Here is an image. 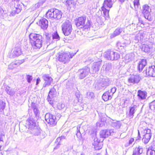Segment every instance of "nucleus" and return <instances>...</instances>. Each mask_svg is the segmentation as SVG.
<instances>
[{"label": "nucleus", "instance_id": "17", "mask_svg": "<svg viewBox=\"0 0 155 155\" xmlns=\"http://www.w3.org/2000/svg\"><path fill=\"white\" fill-rule=\"evenodd\" d=\"M21 54V48L19 47H16L12 51L10 55V57L11 58H13L18 56Z\"/></svg>", "mask_w": 155, "mask_h": 155}, {"label": "nucleus", "instance_id": "45", "mask_svg": "<svg viewBox=\"0 0 155 155\" xmlns=\"http://www.w3.org/2000/svg\"><path fill=\"white\" fill-rule=\"evenodd\" d=\"M149 107L151 110L155 112V100L149 104Z\"/></svg>", "mask_w": 155, "mask_h": 155}, {"label": "nucleus", "instance_id": "47", "mask_svg": "<svg viewBox=\"0 0 155 155\" xmlns=\"http://www.w3.org/2000/svg\"><path fill=\"white\" fill-rule=\"evenodd\" d=\"M5 106V103L2 101H0V111H1L4 109Z\"/></svg>", "mask_w": 155, "mask_h": 155}, {"label": "nucleus", "instance_id": "51", "mask_svg": "<svg viewBox=\"0 0 155 155\" xmlns=\"http://www.w3.org/2000/svg\"><path fill=\"white\" fill-rule=\"evenodd\" d=\"M17 67L15 63H12L10 64L8 66V68L9 69H12L15 68Z\"/></svg>", "mask_w": 155, "mask_h": 155}, {"label": "nucleus", "instance_id": "25", "mask_svg": "<svg viewBox=\"0 0 155 155\" xmlns=\"http://www.w3.org/2000/svg\"><path fill=\"white\" fill-rule=\"evenodd\" d=\"M143 152V148L142 147L139 146L133 150L132 155H141Z\"/></svg>", "mask_w": 155, "mask_h": 155}, {"label": "nucleus", "instance_id": "9", "mask_svg": "<svg viewBox=\"0 0 155 155\" xmlns=\"http://www.w3.org/2000/svg\"><path fill=\"white\" fill-rule=\"evenodd\" d=\"M144 133L145 134L143 135L142 140L145 144L148 143L150 141L151 136V130L148 128H146L144 130Z\"/></svg>", "mask_w": 155, "mask_h": 155}, {"label": "nucleus", "instance_id": "31", "mask_svg": "<svg viewBox=\"0 0 155 155\" xmlns=\"http://www.w3.org/2000/svg\"><path fill=\"white\" fill-rule=\"evenodd\" d=\"M29 131L31 134L36 136L39 135L40 133V130L36 126L35 127H33L29 130Z\"/></svg>", "mask_w": 155, "mask_h": 155}, {"label": "nucleus", "instance_id": "2", "mask_svg": "<svg viewBox=\"0 0 155 155\" xmlns=\"http://www.w3.org/2000/svg\"><path fill=\"white\" fill-rule=\"evenodd\" d=\"M75 23L77 27L81 26L85 29L89 28L91 25L90 21L84 16L79 17L75 21Z\"/></svg>", "mask_w": 155, "mask_h": 155}, {"label": "nucleus", "instance_id": "6", "mask_svg": "<svg viewBox=\"0 0 155 155\" xmlns=\"http://www.w3.org/2000/svg\"><path fill=\"white\" fill-rule=\"evenodd\" d=\"M75 54L76 53L74 54H70L69 52L61 53L58 56V61L64 64L66 63L69 61L70 59L72 58Z\"/></svg>", "mask_w": 155, "mask_h": 155}, {"label": "nucleus", "instance_id": "50", "mask_svg": "<svg viewBox=\"0 0 155 155\" xmlns=\"http://www.w3.org/2000/svg\"><path fill=\"white\" fill-rule=\"evenodd\" d=\"M25 61V60L24 59H23L21 60H18L16 61L15 62V64L17 66H19L22 63H24Z\"/></svg>", "mask_w": 155, "mask_h": 155}, {"label": "nucleus", "instance_id": "28", "mask_svg": "<svg viewBox=\"0 0 155 155\" xmlns=\"http://www.w3.org/2000/svg\"><path fill=\"white\" fill-rule=\"evenodd\" d=\"M134 58V55L133 53L127 54L125 57V61L126 62H129L132 61Z\"/></svg>", "mask_w": 155, "mask_h": 155}, {"label": "nucleus", "instance_id": "56", "mask_svg": "<svg viewBox=\"0 0 155 155\" xmlns=\"http://www.w3.org/2000/svg\"><path fill=\"white\" fill-rule=\"evenodd\" d=\"M32 79V78L31 76L30 75H27V81L29 83H30L31 82V81Z\"/></svg>", "mask_w": 155, "mask_h": 155}, {"label": "nucleus", "instance_id": "42", "mask_svg": "<svg viewBox=\"0 0 155 155\" xmlns=\"http://www.w3.org/2000/svg\"><path fill=\"white\" fill-rule=\"evenodd\" d=\"M112 126L113 127H116L117 128H119L121 124L119 121H114L112 122Z\"/></svg>", "mask_w": 155, "mask_h": 155}, {"label": "nucleus", "instance_id": "20", "mask_svg": "<svg viewBox=\"0 0 155 155\" xmlns=\"http://www.w3.org/2000/svg\"><path fill=\"white\" fill-rule=\"evenodd\" d=\"M101 63L100 61L94 62L92 67L91 73H94L99 71Z\"/></svg>", "mask_w": 155, "mask_h": 155}, {"label": "nucleus", "instance_id": "53", "mask_svg": "<svg viewBox=\"0 0 155 155\" xmlns=\"http://www.w3.org/2000/svg\"><path fill=\"white\" fill-rule=\"evenodd\" d=\"M87 97L88 99H91L94 96V93L93 92H88L87 93Z\"/></svg>", "mask_w": 155, "mask_h": 155}, {"label": "nucleus", "instance_id": "41", "mask_svg": "<svg viewBox=\"0 0 155 155\" xmlns=\"http://www.w3.org/2000/svg\"><path fill=\"white\" fill-rule=\"evenodd\" d=\"M111 54L113 56V57L111 59H114V60H117L120 58V54L117 52L113 51Z\"/></svg>", "mask_w": 155, "mask_h": 155}, {"label": "nucleus", "instance_id": "18", "mask_svg": "<svg viewBox=\"0 0 155 155\" xmlns=\"http://www.w3.org/2000/svg\"><path fill=\"white\" fill-rule=\"evenodd\" d=\"M145 32L142 31H140L135 36L134 41L137 43L139 41H142L143 38V35L145 34Z\"/></svg>", "mask_w": 155, "mask_h": 155}, {"label": "nucleus", "instance_id": "63", "mask_svg": "<svg viewBox=\"0 0 155 155\" xmlns=\"http://www.w3.org/2000/svg\"><path fill=\"white\" fill-rule=\"evenodd\" d=\"M71 36V37H70V38H69L70 40H72L75 37V35L74 34H73V35H72Z\"/></svg>", "mask_w": 155, "mask_h": 155}, {"label": "nucleus", "instance_id": "64", "mask_svg": "<svg viewBox=\"0 0 155 155\" xmlns=\"http://www.w3.org/2000/svg\"><path fill=\"white\" fill-rule=\"evenodd\" d=\"M60 145V143H59L58 142L57 145L54 148V149H57L58 148V147H59V145Z\"/></svg>", "mask_w": 155, "mask_h": 155}, {"label": "nucleus", "instance_id": "26", "mask_svg": "<svg viewBox=\"0 0 155 155\" xmlns=\"http://www.w3.org/2000/svg\"><path fill=\"white\" fill-rule=\"evenodd\" d=\"M57 87V86L54 85L50 90L48 96V97H54L56 96L57 92L56 91V88Z\"/></svg>", "mask_w": 155, "mask_h": 155}, {"label": "nucleus", "instance_id": "38", "mask_svg": "<svg viewBox=\"0 0 155 155\" xmlns=\"http://www.w3.org/2000/svg\"><path fill=\"white\" fill-rule=\"evenodd\" d=\"M95 88L97 90L102 89L104 88L100 81L95 82Z\"/></svg>", "mask_w": 155, "mask_h": 155}, {"label": "nucleus", "instance_id": "61", "mask_svg": "<svg viewBox=\"0 0 155 155\" xmlns=\"http://www.w3.org/2000/svg\"><path fill=\"white\" fill-rule=\"evenodd\" d=\"M42 5V3L38 2L35 4V7L36 8H39Z\"/></svg>", "mask_w": 155, "mask_h": 155}, {"label": "nucleus", "instance_id": "10", "mask_svg": "<svg viewBox=\"0 0 155 155\" xmlns=\"http://www.w3.org/2000/svg\"><path fill=\"white\" fill-rule=\"evenodd\" d=\"M141 78L139 74H132L128 79V82L133 84H138Z\"/></svg>", "mask_w": 155, "mask_h": 155}, {"label": "nucleus", "instance_id": "22", "mask_svg": "<svg viewBox=\"0 0 155 155\" xmlns=\"http://www.w3.org/2000/svg\"><path fill=\"white\" fill-rule=\"evenodd\" d=\"M54 12L55 9H51L49 10L46 14V17L48 18L55 19L56 15L54 14Z\"/></svg>", "mask_w": 155, "mask_h": 155}, {"label": "nucleus", "instance_id": "52", "mask_svg": "<svg viewBox=\"0 0 155 155\" xmlns=\"http://www.w3.org/2000/svg\"><path fill=\"white\" fill-rule=\"evenodd\" d=\"M116 88L115 87H114L111 89L110 91H109V93L112 96L116 92Z\"/></svg>", "mask_w": 155, "mask_h": 155}, {"label": "nucleus", "instance_id": "54", "mask_svg": "<svg viewBox=\"0 0 155 155\" xmlns=\"http://www.w3.org/2000/svg\"><path fill=\"white\" fill-rule=\"evenodd\" d=\"M66 5L68 7L71 8L72 5V2L71 0H68L66 2Z\"/></svg>", "mask_w": 155, "mask_h": 155}, {"label": "nucleus", "instance_id": "19", "mask_svg": "<svg viewBox=\"0 0 155 155\" xmlns=\"http://www.w3.org/2000/svg\"><path fill=\"white\" fill-rule=\"evenodd\" d=\"M137 106L134 104H132L129 107V111L128 114V117L130 118H132L134 114L137 110Z\"/></svg>", "mask_w": 155, "mask_h": 155}, {"label": "nucleus", "instance_id": "3", "mask_svg": "<svg viewBox=\"0 0 155 155\" xmlns=\"http://www.w3.org/2000/svg\"><path fill=\"white\" fill-rule=\"evenodd\" d=\"M46 41L47 46L48 47L51 43L54 41H57L60 40V37L57 31L52 34L46 33Z\"/></svg>", "mask_w": 155, "mask_h": 155}, {"label": "nucleus", "instance_id": "40", "mask_svg": "<svg viewBox=\"0 0 155 155\" xmlns=\"http://www.w3.org/2000/svg\"><path fill=\"white\" fill-rule=\"evenodd\" d=\"M5 90L7 94L11 96H13L15 93V91L12 89H10V87L8 86L6 87Z\"/></svg>", "mask_w": 155, "mask_h": 155}, {"label": "nucleus", "instance_id": "15", "mask_svg": "<svg viewBox=\"0 0 155 155\" xmlns=\"http://www.w3.org/2000/svg\"><path fill=\"white\" fill-rule=\"evenodd\" d=\"M113 130H101L100 132V135L101 137L105 138L109 135H113Z\"/></svg>", "mask_w": 155, "mask_h": 155}, {"label": "nucleus", "instance_id": "12", "mask_svg": "<svg viewBox=\"0 0 155 155\" xmlns=\"http://www.w3.org/2000/svg\"><path fill=\"white\" fill-rule=\"evenodd\" d=\"M103 140L101 141L100 140H99L96 137H94L92 144L96 150H99L101 149L103 146Z\"/></svg>", "mask_w": 155, "mask_h": 155}, {"label": "nucleus", "instance_id": "14", "mask_svg": "<svg viewBox=\"0 0 155 155\" xmlns=\"http://www.w3.org/2000/svg\"><path fill=\"white\" fill-rule=\"evenodd\" d=\"M26 127L30 130L36 126V121L32 118H29L26 121Z\"/></svg>", "mask_w": 155, "mask_h": 155}, {"label": "nucleus", "instance_id": "33", "mask_svg": "<svg viewBox=\"0 0 155 155\" xmlns=\"http://www.w3.org/2000/svg\"><path fill=\"white\" fill-rule=\"evenodd\" d=\"M100 81L104 88H105L109 84V80L107 78H102Z\"/></svg>", "mask_w": 155, "mask_h": 155}, {"label": "nucleus", "instance_id": "32", "mask_svg": "<svg viewBox=\"0 0 155 155\" xmlns=\"http://www.w3.org/2000/svg\"><path fill=\"white\" fill-rule=\"evenodd\" d=\"M113 52V51H111L110 50H108L104 52V57L107 59L110 60L112 61L114 60V59H111V58L113 57V56L111 54Z\"/></svg>", "mask_w": 155, "mask_h": 155}, {"label": "nucleus", "instance_id": "49", "mask_svg": "<svg viewBox=\"0 0 155 155\" xmlns=\"http://www.w3.org/2000/svg\"><path fill=\"white\" fill-rule=\"evenodd\" d=\"M66 138V137L64 136H61V137H58L57 139V141L59 143H60L63 140L65 139Z\"/></svg>", "mask_w": 155, "mask_h": 155}, {"label": "nucleus", "instance_id": "8", "mask_svg": "<svg viewBox=\"0 0 155 155\" xmlns=\"http://www.w3.org/2000/svg\"><path fill=\"white\" fill-rule=\"evenodd\" d=\"M90 73V68L86 66L83 68L79 70L78 72V74L79 78L82 79L87 76Z\"/></svg>", "mask_w": 155, "mask_h": 155}, {"label": "nucleus", "instance_id": "48", "mask_svg": "<svg viewBox=\"0 0 155 155\" xmlns=\"http://www.w3.org/2000/svg\"><path fill=\"white\" fill-rule=\"evenodd\" d=\"M147 155H155V151L152 149H148L147 151Z\"/></svg>", "mask_w": 155, "mask_h": 155}, {"label": "nucleus", "instance_id": "59", "mask_svg": "<svg viewBox=\"0 0 155 155\" xmlns=\"http://www.w3.org/2000/svg\"><path fill=\"white\" fill-rule=\"evenodd\" d=\"M134 139L133 138H131L129 140L127 146L131 145L134 141Z\"/></svg>", "mask_w": 155, "mask_h": 155}, {"label": "nucleus", "instance_id": "7", "mask_svg": "<svg viewBox=\"0 0 155 155\" xmlns=\"http://www.w3.org/2000/svg\"><path fill=\"white\" fill-rule=\"evenodd\" d=\"M45 118L46 121L51 126H55L57 124L58 119L56 116L50 113H47L45 115Z\"/></svg>", "mask_w": 155, "mask_h": 155}, {"label": "nucleus", "instance_id": "57", "mask_svg": "<svg viewBox=\"0 0 155 155\" xmlns=\"http://www.w3.org/2000/svg\"><path fill=\"white\" fill-rule=\"evenodd\" d=\"M5 135L3 133H0V141L4 143L3 140L5 139Z\"/></svg>", "mask_w": 155, "mask_h": 155}, {"label": "nucleus", "instance_id": "39", "mask_svg": "<svg viewBox=\"0 0 155 155\" xmlns=\"http://www.w3.org/2000/svg\"><path fill=\"white\" fill-rule=\"evenodd\" d=\"M129 36V35L127 34L124 35L123 37V38L125 40L124 42L128 45L131 43Z\"/></svg>", "mask_w": 155, "mask_h": 155}, {"label": "nucleus", "instance_id": "35", "mask_svg": "<svg viewBox=\"0 0 155 155\" xmlns=\"http://www.w3.org/2000/svg\"><path fill=\"white\" fill-rule=\"evenodd\" d=\"M150 47L147 44H143L141 46V48L142 51L147 53L150 51Z\"/></svg>", "mask_w": 155, "mask_h": 155}, {"label": "nucleus", "instance_id": "27", "mask_svg": "<svg viewBox=\"0 0 155 155\" xmlns=\"http://www.w3.org/2000/svg\"><path fill=\"white\" fill-rule=\"evenodd\" d=\"M21 9V7L20 5H15V7L13 8L11 14L12 15H14L15 14H18L20 12Z\"/></svg>", "mask_w": 155, "mask_h": 155}, {"label": "nucleus", "instance_id": "55", "mask_svg": "<svg viewBox=\"0 0 155 155\" xmlns=\"http://www.w3.org/2000/svg\"><path fill=\"white\" fill-rule=\"evenodd\" d=\"M65 105L63 104H59L58 105V108L59 110H61L64 108Z\"/></svg>", "mask_w": 155, "mask_h": 155}, {"label": "nucleus", "instance_id": "4", "mask_svg": "<svg viewBox=\"0 0 155 155\" xmlns=\"http://www.w3.org/2000/svg\"><path fill=\"white\" fill-rule=\"evenodd\" d=\"M113 5V4L111 2H109L107 0H105L103 3V6L101 7L102 12H103V14L102 15L106 19L109 17V10H108L106 8H111Z\"/></svg>", "mask_w": 155, "mask_h": 155}, {"label": "nucleus", "instance_id": "34", "mask_svg": "<svg viewBox=\"0 0 155 155\" xmlns=\"http://www.w3.org/2000/svg\"><path fill=\"white\" fill-rule=\"evenodd\" d=\"M31 108L33 109L34 112L36 117H39V111L37 108L35 104V103H32L31 104Z\"/></svg>", "mask_w": 155, "mask_h": 155}, {"label": "nucleus", "instance_id": "23", "mask_svg": "<svg viewBox=\"0 0 155 155\" xmlns=\"http://www.w3.org/2000/svg\"><path fill=\"white\" fill-rule=\"evenodd\" d=\"M137 96L140 100H144L147 97V93L145 91L139 90L137 91Z\"/></svg>", "mask_w": 155, "mask_h": 155}, {"label": "nucleus", "instance_id": "13", "mask_svg": "<svg viewBox=\"0 0 155 155\" xmlns=\"http://www.w3.org/2000/svg\"><path fill=\"white\" fill-rule=\"evenodd\" d=\"M42 78L45 81L43 85V87H46L51 85L53 79L48 75L44 74L43 75Z\"/></svg>", "mask_w": 155, "mask_h": 155}, {"label": "nucleus", "instance_id": "60", "mask_svg": "<svg viewBox=\"0 0 155 155\" xmlns=\"http://www.w3.org/2000/svg\"><path fill=\"white\" fill-rule=\"evenodd\" d=\"M53 98V97H48H48L47 100L51 104H53V102L51 101V99Z\"/></svg>", "mask_w": 155, "mask_h": 155}, {"label": "nucleus", "instance_id": "5", "mask_svg": "<svg viewBox=\"0 0 155 155\" xmlns=\"http://www.w3.org/2000/svg\"><path fill=\"white\" fill-rule=\"evenodd\" d=\"M62 30L64 35L68 36L71 33L72 30V26L71 23L67 20L63 23L61 25Z\"/></svg>", "mask_w": 155, "mask_h": 155}, {"label": "nucleus", "instance_id": "21", "mask_svg": "<svg viewBox=\"0 0 155 155\" xmlns=\"http://www.w3.org/2000/svg\"><path fill=\"white\" fill-rule=\"evenodd\" d=\"M48 21L45 18H42L39 20V23L41 28L44 30L46 29L48 27Z\"/></svg>", "mask_w": 155, "mask_h": 155}, {"label": "nucleus", "instance_id": "24", "mask_svg": "<svg viewBox=\"0 0 155 155\" xmlns=\"http://www.w3.org/2000/svg\"><path fill=\"white\" fill-rule=\"evenodd\" d=\"M147 61L145 59H142L140 61L138 64V68L140 72L141 71L143 68L147 65Z\"/></svg>", "mask_w": 155, "mask_h": 155}, {"label": "nucleus", "instance_id": "36", "mask_svg": "<svg viewBox=\"0 0 155 155\" xmlns=\"http://www.w3.org/2000/svg\"><path fill=\"white\" fill-rule=\"evenodd\" d=\"M54 14L55 15V19L58 20L60 19L62 16V12L58 9H55Z\"/></svg>", "mask_w": 155, "mask_h": 155}, {"label": "nucleus", "instance_id": "30", "mask_svg": "<svg viewBox=\"0 0 155 155\" xmlns=\"http://www.w3.org/2000/svg\"><path fill=\"white\" fill-rule=\"evenodd\" d=\"M112 96L109 93V91H108L103 94L102 97L103 100L104 101H107L112 98Z\"/></svg>", "mask_w": 155, "mask_h": 155}, {"label": "nucleus", "instance_id": "16", "mask_svg": "<svg viewBox=\"0 0 155 155\" xmlns=\"http://www.w3.org/2000/svg\"><path fill=\"white\" fill-rule=\"evenodd\" d=\"M146 75L149 77H155V66H150L145 71Z\"/></svg>", "mask_w": 155, "mask_h": 155}, {"label": "nucleus", "instance_id": "62", "mask_svg": "<svg viewBox=\"0 0 155 155\" xmlns=\"http://www.w3.org/2000/svg\"><path fill=\"white\" fill-rule=\"evenodd\" d=\"M40 81V79L39 78H38L36 80V85H37L39 83Z\"/></svg>", "mask_w": 155, "mask_h": 155}, {"label": "nucleus", "instance_id": "37", "mask_svg": "<svg viewBox=\"0 0 155 155\" xmlns=\"http://www.w3.org/2000/svg\"><path fill=\"white\" fill-rule=\"evenodd\" d=\"M102 68L105 71H108L111 69L112 64L110 63H106L103 65Z\"/></svg>", "mask_w": 155, "mask_h": 155}, {"label": "nucleus", "instance_id": "43", "mask_svg": "<svg viewBox=\"0 0 155 155\" xmlns=\"http://www.w3.org/2000/svg\"><path fill=\"white\" fill-rule=\"evenodd\" d=\"M117 46L118 47L119 49H122V48H124L126 47L128 45L125 44V43L124 42L123 43H121L120 42H118L117 44Z\"/></svg>", "mask_w": 155, "mask_h": 155}, {"label": "nucleus", "instance_id": "44", "mask_svg": "<svg viewBox=\"0 0 155 155\" xmlns=\"http://www.w3.org/2000/svg\"><path fill=\"white\" fill-rule=\"evenodd\" d=\"M76 135L78 138L80 139L81 138V132L80 131V126H78L77 127V133H76Z\"/></svg>", "mask_w": 155, "mask_h": 155}, {"label": "nucleus", "instance_id": "11", "mask_svg": "<svg viewBox=\"0 0 155 155\" xmlns=\"http://www.w3.org/2000/svg\"><path fill=\"white\" fill-rule=\"evenodd\" d=\"M143 14L144 18L147 20L150 21V14L151 9L147 5H146L143 7Z\"/></svg>", "mask_w": 155, "mask_h": 155}, {"label": "nucleus", "instance_id": "1", "mask_svg": "<svg viewBox=\"0 0 155 155\" xmlns=\"http://www.w3.org/2000/svg\"><path fill=\"white\" fill-rule=\"evenodd\" d=\"M29 37L31 45L34 49H40L42 47L44 38L41 35L35 33H31Z\"/></svg>", "mask_w": 155, "mask_h": 155}, {"label": "nucleus", "instance_id": "46", "mask_svg": "<svg viewBox=\"0 0 155 155\" xmlns=\"http://www.w3.org/2000/svg\"><path fill=\"white\" fill-rule=\"evenodd\" d=\"M134 5L135 9H137L140 6L139 0H134Z\"/></svg>", "mask_w": 155, "mask_h": 155}, {"label": "nucleus", "instance_id": "58", "mask_svg": "<svg viewBox=\"0 0 155 155\" xmlns=\"http://www.w3.org/2000/svg\"><path fill=\"white\" fill-rule=\"evenodd\" d=\"M75 95L76 96V98L74 101L76 103H78L79 101V98L80 97V95L77 92L75 93Z\"/></svg>", "mask_w": 155, "mask_h": 155}, {"label": "nucleus", "instance_id": "29", "mask_svg": "<svg viewBox=\"0 0 155 155\" xmlns=\"http://www.w3.org/2000/svg\"><path fill=\"white\" fill-rule=\"evenodd\" d=\"M122 31L124 32V29L123 28H117L114 31L113 33L111 35L110 37L111 38H112L115 37L116 36L119 35L121 33Z\"/></svg>", "mask_w": 155, "mask_h": 155}]
</instances>
